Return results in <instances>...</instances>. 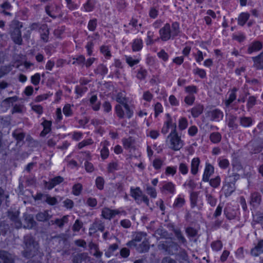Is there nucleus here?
Returning <instances> with one entry per match:
<instances>
[{
  "label": "nucleus",
  "mask_w": 263,
  "mask_h": 263,
  "mask_svg": "<svg viewBox=\"0 0 263 263\" xmlns=\"http://www.w3.org/2000/svg\"><path fill=\"white\" fill-rule=\"evenodd\" d=\"M23 243L24 245V250L22 254L24 257L30 258L35 256H41V252L39 242L31 234H27L24 236Z\"/></svg>",
  "instance_id": "f257e3e1"
},
{
  "label": "nucleus",
  "mask_w": 263,
  "mask_h": 263,
  "mask_svg": "<svg viewBox=\"0 0 263 263\" xmlns=\"http://www.w3.org/2000/svg\"><path fill=\"white\" fill-rule=\"evenodd\" d=\"M180 32L179 25L177 22H174L171 26L166 23L159 30L160 39L163 41H166L177 36Z\"/></svg>",
  "instance_id": "f03ea898"
},
{
  "label": "nucleus",
  "mask_w": 263,
  "mask_h": 263,
  "mask_svg": "<svg viewBox=\"0 0 263 263\" xmlns=\"http://www.w3.org/2000/svg\"><path fill=\"white\" fill-rule=\"evenodd\" d=\"M23 27L22 24L19 21L13 20L10 25V34L13 42L18 45L23 43V39L21 28Z\"/></svg>",
  "instance_id": "7ed1b4c3"
},
{
  "label": "nucleus",
  "mask_w": 263,
  "mask_h": 263,
  "mask_svg": "<svg viewBox=\"0 0 263 263\" xmlns=\"http://www.w3.org/2000/svg\"><path fill=\"white\" fill-rule=\"evenodd\" d=\"M167 142L170 148L174 151L179 150L183 146L180 136L177 133H171L167 137Z\"/></svg>",
  "instance_id": "20e7f679"
},
{
  "label": "nucleus",
  "mask_w": 263,
  "mask_h": 263,
  "mask_svg": "<svg viewBox=\"0 0 263 263\" xmlns=\"http://www.w3.org/2000/svg\"><path fill=\"white\" fill-rule=\"evenodd\" d=\"M159 248L164 250L168 254L173 255L177 253L179 249V246L177 243L172 241H166L165 242L159 245Z\"/></svg>",
  "instance_id": "39448f33"
},
{
  "label": "nucleus",
  "mask_w": 263,
  "mask_h": 263,
  "mask_svg": "<svg viewBox=\"0 0 263 263\" xmlns=\"http://www.w3.org/2000/svg\"><path fill=\"white\" fill-rule=\"evenodd\" d=\"M116 101L119 103V105H123L124 109L126 110V116L132 117L133 115V110H132L126 103L125 95L124 92H119L116 97Z\"/></svg>",
  "instance_id": "423d86ee"
},
{
  "label": "nucleus",
  "mask_w": 263,
  "mask_h": 263,
  "mask_svg": "<svg viewBox=\"0 0 263 263\" xmlns=\"http://www.w3.org/2000/svg\"><path fill=\"white\" fill-rule=\"evenodd\" d=\"M46 13L53 18H55L57 16L55 14L59 13L61 11V8L59 6L55 4H51L47 5L45 8Z\"/></svg>",
  "instance_id": "0eeeda50"
},
{
  "label": "nucleus",
  "mask_w": 263,
  "mask_h": 263,
  "mask_svg": "<svg viewBox=\"0 0 263 263\" xmlns=\"http://www.w3.org/2000/svg\"><path fill=\"white\" fill-rule=\"evenodd\" d=\"M208 116L212 121H219L223 118V112L218 109L211 110L208 112Z\"/></svg>",
  "instance_id": "6e6552de"
},
{
  "label": "nucleus",
  "mask_w": 263,
  "mask_h": 263,
  "mask_svg": "<svg viewBox=\"0 0 263 263\" xmlns=\"http://www.w3.org/2000/svg\"><path fill=\"white\" fill-rule=\"evenodd\" d=\"M0 259L3 263L14 262V256L5 250L0 251Z\"/></svg>",
  "instance_id": "1a4fd4ad"
},
{
  "label": "nucleus",
  "mask_w": 263,
  "mask_h": 263,
  "mask_svg": "<svg viewBox=\"0 0 263 263\" xmlns=\"http://www.w3.org/2000/svg\"><path fill=\"white\" fill-rule=\"evenodd\" d=\"M24 218V228L25 229H32L36 225V222L34 220L33 217L31 214H25Z\"/></svg>",
  "instance_id": "9d476101"
},
{
  "label": "nucleus",
  "mask_w": 263,
  "mask_h": 263,
  "mask_svg": "<svg viewBox=\"0 0 263 263\" xmlns=\"http://www.w3.org/2000/svg\"><path fill=\"white\" fill-rule=\"evenodd\" d=\"M166 120L164 123V126L163 130L165 129L166 131L171 129V132L176 131V124L175 123H173L172 118H171L169 114L166 115Z\"/></svg>",
  "instance_id": "9b49d317"
},
{
  "label": "nucleus",
  "mask_w": 263,
  "mask_h": 263,
  "mask_svg": "<svg viewBox=\"0 0 263 263\" xmlns=\"http://www.w3.org/2000/svg\"><path fill=\"white\" fill-rule=\"evenodd\" d=\"M252 59L254 62V67L256 69H263V52Z\"/></svg>",
  "instance_id": "f8f14e48"
},
{
  "label": "nucleus",
  "mask_w": 263,
  "mask_h": 263,
  "mask_svg": "<svg viewBox=\"0 0 263 263\" xmlns=\"http://www.w3.org/2000/svg\"><path fill=\"white\" fill-rule=\"evenodd\" d=\"M261 201V197L259 193L254 192L251 194L250 203L253 207L258 206L260 204Z\"/></svg>",
  "instance_id": "ddd939ff"
},
{
  "label": "nucleus",
  "mask_w": 263,
  "mask_h": 263,
  "mask_svg": "<svg viewBox=\"0 0 263 263\" xmlns=\"http://www.w3.org/2000/svg\"><path fill=\"white\" fill-rule=\"evenodd\" d=\"M262 47V43L259 41H254L249 45L247 52L249 54H251L254 52L260 50Z\"/></svg>",
  "instance_id": "4468645a"
},
{
  "label": "nucleus",
  "mask_w": 263,
  "mask_h": 263,
  "mask_svg": "<svg viewBox=\"0 0 263 263\" xmlns=\"http://www.w3.org/2000/svg\"><path fill=\"white\" fill-rule=\"evenodd\" d=\"M213 173L214 167L210 164H206L204 174L203 175L202 180L204 182L209 181L210 177L213 174Z\"/></svg>",
  "instance_id": "2eb2a0df"
},
{
  "label": "nucleus",
  "mask_w": 263,
  "mask_h": 263,
  "mask_svg": "<svg viewBox=\"0 0 263 263\" xmlns=\"http://www.w3.org/2000/svg\"><path fill=\"white\" fill-rule=\"evenodd\" d=\"M63 180L64 179L63 177L61 176H57L51 179L49 182H45V183L46 185L48 184V186H47V188L50 190L54 187L55 185L62 182Z\"/></svg>",
  "instance_id": "dca6fc26"
},
{
  "label": "nucleus",
  "mask_w": 263,
  "mask_h": 263,
  "mask_svg": "<svg viewBox=\"0 0 263 263\" xmlns=\"http://www.w3.org/2000/svg\"><path fill=\"white\" fill-rule=\"evenodd\" d=\"M263 253V239L258 241L257 245L251 250V253L254 256H257Z\"/></svg>",
  "instance_id": "f3484780"
},
{
  "label": "nucleus",
  "mask_w": 263,
  "mask_h": 263,
  "mask_svg": "<svg viewBox=\"0 0 263 263\" xmlns=\"http://www.w3.org/2000/svg\"><path fill=\"white\" fill-rule=\"evenodd\" d=\"M130 195L135 199V200L139 202L140 198L142 196V192L139 187L135 189H130Z\"/></svg>",
  "instance_id": "a211bd4d"
},
{
  "label": "nucleus",
  "mask_w": 263,
  "mask_h": 263,
  "mask_svg": "<svg viewBox=\"0 0 263 263\" xmlns=\"http://www.w3.org/2000/svg\"><path fill=\"white\" fill-rule=\"evenodd\" d=\"M116 112L117 116L120 118H128L126 116V110H125L123 105H117L115 107Z\"/></svg>",
  "instance_id": "6ab92c4d"
},
{
  "label": "nucleus",
  "mask_w": 263,
  "mask_h": 263,
  "mask_svg": "<svg viewBox=\"0 0 263 263\" xmlns=\"http://www.w3.org/2000/svg\"><path fill=\"white\" fill-rule=\"evenodd\" d=\"M36 220L39 221H45L51 218V216L48 214L47 211L38 213L35 216Z\"/></svg>",
  "instance_id": "aec40b11"
},
{
  "label": "nucleus",
  "mask_w": 263,
  "mask_h": 263,
  "mask_svg": "<svg viewBox=\"0 0 263 263\" xmlns=\"http://www.w3.org/2000/svg\"><path fill=\"white\" fill-rule=\"evenodd\" d=\"M203 110V106L201 104H197L192 108L191 111L194 118L198 117L201 115Z\"/></svg>",
  "instance_id": "412c9836"
},
{
  "label": "nucleus",
  "mask_w": 263,
  "mask_h": 263,
  "mask_svg": "<svg viewBox=\"0 0 263 263\" xmlns=\"http://www.w3.org/2000/svg\"><path fill=\"white\" fill-rule=\"evenodd\" d=\"M104 229V223L100 220L95 221L89 228V230H94L96 232L97 230L103 232Z\"/></svg>",
  "instance_id": "4be33fe9"
},
{
  "label": "nucleus",
  "mask_w": 263,
  "mask_h": 263,
  "mask_svg": "<svg viewBox=\"0 0 263 263\" xmlns=\"http://www.w3.org/2000/svg\"><path fill=\"white\" fill-rule=\"evenodd\" d=\"M237 91V89L234 87L231 90L229 98L225 101V105L227 107H229L230 104L236 99V92Z\"/></svg>",
  "instance_id": "5701e85b"
},
{
  "label": "nucleus",
  "mask_w": 263,
  "mask_h": 263,
  "mask_svg": "<svg viewBox=\"0 0 263 263\" xmlns=\"http://www.w3.org/2000/svg\"><path fill=\"white\" fill-rule=\"evenodd\" d=\"M88 257L87 254L82 253L74 255L72 259L73 263H81L82 260H86Z\"/></svg>",
  "instance_id": "b1692460"
},
{
  "label": "nucleus",
  "mask_w": 263,
  "mask_h": 263,
  "mask_svg": "<svg viewBox=\"0 0 263 263\" xmlns=\"http://www.w3.org/2000/svg\"><path fill=\"white\" fill-rule=\"evenodd\" d=\"M200 163V160L198 158H194L191 163V172L193 175H196L198 171V166Z\"/></svg>",
  "instance_id": "393cba45"
},
{
  "label": "nucleus",
  "mask_w": 263,
  "mask_h": 263,
  "mask_svg": "<svg viewBox=\"0 0 263 263\" xmlns=\"http://www.w3.org/2000/svg\"><path fill=\"white\" fill-rule=\"evenodd\" d=\"M52 224H55L58 226L59 228H62L64 223L68 222V216H64L61 219H55L54 220L50 221Z\"/></svg>",
  "instance_id": "a878e982"
},
{
  "label": "nucleus",
  "mask_w": 263,
  "mask_h": 263,
  "mask_svg": "<svg viewBox=\"0 0 263 263\" xmlns=\"http://www.w3.org/2000/svg\"><path fill=\"white\" fill-rule=\"evenodd\" d=\"M40 29L43 30L41 33V39L44 42H47L48 39L49 30L46 25H43L40 27Z\"/></svg>",
  "instance_id": "bb28decb"
},
{
  "label": "nucleus",
  "mask_w": 263,
  "mask_h": 263,
  "mask_svg": "<svg viewBox=\"0 0 263 263\" xmlns=\"http://www.w3.org/2000/svg\"><path fill=\"white\" fill-rule=\"evenodd\" d=\"M108 72L107 68L103 64H99L97 68L95 70V72L96 74H100L102 76H105Z\"/></svg>",
  "instance_id": "cd10ccee"
},
{
  "label": "nucleus",
  "mask_w": 263,
  "mask_h": 263,
  "mask_svg": "<svg viewBox=\"0 0 263 263\" xmlns=\"http://www.w3.org/2000/svg\"><path fill=\"white\" fill-rule=\"evenodd\" d=\"M173 231L175 236L177 237L179 241L183 243V245H186V240L185 237L183 236V234H182L181 231L179 229H174Z\"/></svg>",
  "instance_id": "c85d7f7f"
},
{
  "label": "nucleus",
  "mask_w": 263,
  "mask_h": 263,
  "mask_svg": "<svg viewBox=\"0 0 263 263\" xmlns=\"http://www.w3.org/2000/svg\"><path fill=\"white\" fill-rule=\"evenodd\" d=\"M250 15L247 13H241L238 18V24L240 26H243L248 20Z\"/></svg>",
  "instance_id": "c756f323"
},
{
  "label": "nucleus",
  "mask_w": 263,
  "mask_h": 263,
  "mask_svg": "<svg viewBox=\"0 0 263 263\" xmlns=\"http://www.w3.org/2000/svg\"><path fill=\"white\" fill-rule=\"evenodd\" d=\"M239 178V175L238 174H233L232 175H230L226 178L224 183L227 184H234L236 180H237Z\"/></svg>",
  "instance_id": "7c9ffc66"
},
{
  "label": "nucleus",
  "mask_w": 263,
  "mask_h": 263,
  "mask_svg": "<svg viewBox=\"0 0 263 263\" xmlns=\"http://www.w3.org/2000/svg\"><path fill=\"white\" fill-rule=\"evenodd\" d=\"M142 47V41L141 39H136L134 41L132 45V49L134 51H138Z\"/></svg>",
  "instance_id": "2f4dec72"
},
{
  "label": "nucleus",
  "mask_w": 263,
  "mask_h": 263,
  "mask_svg": "<svg viewBox=\"0 0 263 263\" xmlns=\"http://www.w3.org/2000/svg\"><path fill=\"white\" fill-rule=\"evenodd\" d=\"M149 249V243L147 240H143L142 242L139 245L138 248V251L141 252H147Z\"/></svg>",
  "instance_id": "473e14b6"
},
{
  "label": "nucleus",
  "mask_w": 263,
  "mask_h": 263,
  "mask_svg": "<svg viewBox=\"0 0 263 263\" xmlns=\"http://www.w3.org/2000/svg\"><path fill=\"white\" fill-rule=\"evenodd\" d=\"M72 64H78L80 66H83L85 63V58L83 55H79L72 58Z\"/></svg>",
  "instance_id": "72a5a7b5"
},
{
  "label": "nucleus",
  "mask_w": 263,
  "mask_h": 263,
  "mask_svg": "<svg viewBox=\"0 0 263 263\" xmlns=\"http://www.w3.org/2000/svg\"><path fill=\"white\" fill-rule=\"evenodd\" d=\"M188 125L187 119L184 117L181 118L178 121V127L180 130H184Z\"/></svg>",
  "instance_id": "f704fd0d"
},
{
  "label": "nucleus",
  "mask_w": 263,
  "mask_h": 263,
  "mask_svg": "<svg viewBox=\"0 0 263 263\" xmlns=\"http://www.w3.org/2000/svg\"><path fill=\"white\" fill-rule=\"evenodd\" d=\"M97 101L96 95H93L90 99V103L92 105V108L94 110H98L100 109V103L96 104Z\"/></svg>",
  "instance_id": "c9c22d12"
},
{
  "label": "nucleus",
  "mask_w": 263,
  "mask_h": 263,
  "mask_svg": "<svg viewBox=\"0 0 263 263\" xmlns=\"http://www.w3.org/2000/svg\"><path fill=\"white\" fill-rule=\"evenodd\" d=\"M240 124L244 127H248L252 124V120L250 117H242L240 119Z\"/></svg>",
  "instance_id": "e433bc0d"
},
{
  "label": "nucleus",
  "mask_w": 263,
  "mask_h": 263,
  "mask_svg": "<svg viewBox=\"0 0 263 263\" xmlns=\"http://www.w3.org/2000/svg\"><path fill=\"white\" fill-rule=\"evenodd\" d=\"M146 235V234L145 233L143 232H137L135 233L133 235V239L134 241H135L136 242H140L142 240L143 238H144V239H145V236Z\"/></svg>",
  "instance_id": "4c0bfd02"
},
{
  "label": "nucleus",
  "mask_w": 263,
  "mask_h": 263,
  "mask_svg": "<svg viewBox=\"0 0 263 263\" xmlns=\"http://www.w3.org/2000/svg\"><path fill=\"white\" fill-rule=\"evenodd\" d=\"M123 143L125 148H130L135 143V140L130 137L128 138H125L123 139Z\"/></svg>",
  "instance_id": "58836bf2"
},
{
  "label": "nucleus",
  "mask_w": 263,
  "mask_h": 263,
  "mask_svg": "<svg viewBox=\"0 0 263 263\" xmlns=\"http://www.w3.org/2000/svg\"><path fill=\"white\" fill-rule=\"evenodd\" d=\"M162 189L169 192L171 194H173L175 191V186L172 182H169L163 186Z\"/></svg>",
  "instance_id": "ea45409f"
},
{
  "label": "nucleus",
  "mask_w": 263,
  "mask_h": 263,
  "mask_svg": "<svg viewBox=\"0 0 263 263\" xmlns=\"http://www.w3.org/2000/svg\"><path fill=\"white\" fill-rule=\"evenodd\" d=\"M223 189L226 191V194L230 195L235 190V184L224 183Z\"/></svg>",
  "instance_id": "a19ab883"
},
{
  "label": "nucleus",
  "mask_w": 263,
  "mask_h": 263,
  "mask_svg": "<svg viewBox=\"0 0 263 263\" xmlns=\"http://www.w3.org/2000/svg\"><path fill=\"white\" fill-rule=\"evenodd\" d=\"M82 190V185L81 184H76L72 187V194L76 196H78L81 194Z\"/></svg>",
  "instance_id": "79ce46f5"
},
{
  "label": "nucleus",
  "mask_w": 263,
  "mask_h": 263,
  "mask_svg": "<svg viewBox=\"0 0 263 263\" xmlns=\"http://www.w3.org/2000/svg\"><path fill=\"white\" fill-rule=\"evenodd\" d=\"M100 51L101 53L107 59H109L111 57L110 51L109 49V47L107 46H102L100 48Z\"/></svg>",
  "instance_id": "37998d69"
},
{
  "label": "nucleus",
  "mask_w": 263,
  "mask_h": 263,
  "mask_svg": "<svg viewBox=\"0 0 263 263\" xmlns=\"http://www.w3.org/2000/svg\"><path fill=\"white\" fill-rule=\"evenodd\" d=\"M221 138L219 133H212L210 135V139L213 143L219 142Z\"/></svg>",
  "instance_id": "c03bdc74"
},
{
  "label": "nucleus",
  "mask_w": 263,
  "mask_h": 263,
  "mask_svg": "<svg viewBox=\"0 0 263 263\" xmlns=\"http://www.w3.org/2000/svg\"><path fill=\"white\" fill-rule=\"evenodd\" d=\"M184 202H185V200L183 198L178 197L175 201V202L173 204V208H180L184 205Z\"/></svg>",
  "instance_id": "a18cd8bd"
},
{
  "label": "nucleus",
  "mask_w": 263,
  "mask_h": 263,
  "mask_svg": "<svg viewBox=\"0 0 263 263\" xmlns=\"http://www.w3.org/2000/svg\"><path fill=\"white\" fill-rule=\"evenodd\" d=\"M11 70L9 66H4L0 68V79L8 74Z\"/></svg>",
  "instance_id": "49530a36"
},
{
  "label": "nucleus",
  "mask_w": 263,
  "mask_h": 263,
  "mask_svg": "<svg viewBox=\"0 0 263 263\" xmlns=\"http://www.w3.org/2000/svg\"><path fill=\"white\" fill-rule=\"evenodd\" d=\"M97 26V20L93 18L90 20L88 24V29L91 31H94Z\"/></svg>",
  "instance_id": "de8ad7c7"
},
{
  "label": "nucleus",
  "mask_w": 263,
  "mask_h": 263,
  "mask_svg": "<svg viewBox=\"0 0 263 263\" xmlns=\"http://www.w3.org/2000/svg\"><path fill=\"white\" fill-rule=\"evenodd\" d=\"M210 185L214 187H217L220 183V178L219 176H217L214 178L211 179L210 180H209Z\"/></svg>",
  "instance_id": "09e8293b"
},
{
  "label": "nucleus",
  "mask_w": 263,
  "mask_h": 263,
  "mask_svg": "<svg viewBox=\"0 0 263 263\" xmlns=\"http://www.w3.org/2000/svg\"><path fill=\"white\" fill-rule=\"evenodd\" d=\"M83 223L80 220L77 219L76 220L74 224L72 226V229L74 232H79L82 228Z\"/></svg>",
  "instance_id": "8fccbe9b"
},
{
  "label": "nucleus",
  "mask_w": 263,
  "mask_h": 263,
  "mask_svg": "<svg viewBox=\"0 0 263 263\" xmlns=\"http://www.w3.org/2000/svg\"><path fill=\"white\" fill-rule=\"evenodd\" d=\"M147 73L146 70L140 68L138 71L137 78L140 80H144L147 75Z\"/></svg>",
  "instance_id": "3c124183"
},
{
  "label": "nucleus",
  "mask_w": 263,
  "mask_h": 263,
  "mask_svg": "<svg viewBox=\"0 0 263 263\" xmlns=\"http://www.w3.org/2000/svg\"><path fill=\"white\" fill-rule=\"evenodd\" d=\"M63 113L66 116H70L72 114V110L71 109V106L69 104H66L63 109Z\"/></svg>",
  "instance_id": "603ef678"
},
{
  "label": "nucleus",
  "mask_w": 263,
  "mask_h": 263,
  "mask_svg": "<svg viewBox=\"0 0 263 263\" xmlns=\"http://www.w3.org/2000/svg\"><path fill=\"white\" fill-rule=\"evenodd\" d=\"M40 79V74L39 73H35L31 77V83L34 85H37L39 84Z\"/></svg>",
  "instance_id": "864d4df0"
},
{
  "label": "nucleus",
  "mask_w": 263,
  "mask_h": 263,
  "mask_svg": "<svg viewBox=\"0 0 263 263\" xmlns=\"http://www.w3.org/2000/svg\"><path fill=\"white\" fill-rule=\"evenodd\" d=\"M185 232L189 237H195L197 234L196 230L192 227L187 228Z\"/></svg>",
  "instance_id": "5fc2aeb1"
},
{
  "label": "nucleus",
  "mask_w": 263,
  "mask_h": 263,
  "mask_svg": "<svg viewBox=\"0 0 263 263\" xmlns=\"http://www.w3.org/2000/svg\"><path fill=\"white\" fill-rule=\"evenodd\" d=\"M211 247L213 250L219 251L221 249L222 244L221 241L217 240L212 243Z\"/></svg>",
  "instance_id": "6e6d98bb"
},
{
  "label": "nucleus",
  "mask_w": 263,
  "mask_h": 263,
  "mask_svg": "<svg viewBox=\"0 0 263 263\" xmlns=\"http://www.w3.org/2000/svg\"><path fill=\"white\" fill-rule=\"evenodd\" d=\"M206 197L208 203L212 206H214L216 204V199L211 195L209 194H206Z\"/></svg>",
  "instance_id": "4d7b16f0"
},
{
  "label": "nucleus",
  "mask_w": 263,
  "mask_h": 263,
  "mask_svg": "<svg viewBox=\"0 0 263 263\" xmlns=\"http://www.w3.org/2000/svg\"><path fill=\"white\" fill-rule=\"evenodd\" d=\"M112 210L109 209H105L102 211V215L106 219H110L112 218Z\"/></svg>",
  "instance_id": "13d9d810"
},
{
  "label": "nucleus",
  "mask_w": 263,
  "mask_h": 263,
  "mask_svg": "<svg viewBox=\"0 0 263 263\" xmlns=\"http://www.w3.org/2000/svg\"><path fill=\"white\" fill-rule=\"evenodd\" d=\"M96 183L97 187L99 190H102L104 186V181L102 177H98L96 180Z\"/></svg>",
  "instance_id": "bf43d9fd"
},
{
  "label": "nucleus",
  "mask_w": 263,
  "mask_h": 263,
  "mask_svg": "<svg viewBox=\"0 0 263 263\" xmlns=\"http://www.w3.org/2000/svg\"><path fill=\"white\" fill-rule=\"evenodd\" d=\"M256 99L254 96H251L248 98L247 102V107L251 108L256 104Z\"/></svg>",
  "instance_id": "052dcab7"
},
{
  "label": "nucleus",
  "mask_w": 263,
  "mask_h": 263,
  "mask_svg": "<svg viewBox=\"0 0 263 263\" xmlns=\"http://www.w3.org/2000/svg\"><path fill=\"white\" fill-rule=\"evenodd\" d=\"M194 101L195 97L192 94L189 95L184 99V102H185V103L189 105H192Z\"/></svg>",
  "instance_id": "680f3d73"
},
{
  "label": "nucleus",
  "mask_w": 263,
  "mask_h": 263,
  "mask_svg": "<svg viewBox=\"0 0 263 263\" xmlns=\"http://www.w3.org/2000/svg\"><path fill=\"white\" fill-rule=\"evenodd\" d=\"M157 54L159 58L162 59L164 61L168 60V55L163 49L161 50Z\"/></svg>",
  "instance_id": "e2e57ef3"
},
{
  "label": "nucleus",
  "mask_w": 263,
  "mask_h": 263,
  "mask_svg": "<svg viewBox=\"0 0 263 263\" xmlns=\"http://www.w3.org/2000/svg\"><path fill=\"white\" fill-rule=\"evenodd\" d=\"M194 73L198 74L201 78L203 79L206 77V72L204 69L196 68L194 70Z\"/></svg>",
  "instance_id": "0e129e2a"
},
{
  "label": "nucleus",
  "mask_w": 263,
  "mask_h": 263,
  "mask_svg": "<svg viewBox=\"0 0 263 263\" xmlns=\"http://www.w3.org/2000/svg\"><path fill=\"white\" fill-rule=\"evenodd\" d=\"M87 90V88L85 86L81 87L77 86L75 89L76 92L80 96H82V94L85 92Z\"/></svg>",
  "instance_id": "69168bd1"
},
{
  "label": "nucleus",
  "mask_w": 263,
  "mask_h": 263,
  "mask_svg": "<svg viewBox=\"0 0 263 263\" xmlns=\"http://www.w3.org/2000/svg\"><path fill=\"white\" fill-rule=\"evenodd\" d=\"M126 61L130 66H133L139 63L138 60H135L130 57H126Z\"/></svg>",
  "instance_id": "338daca9"
},
{
  "label": "nucleus",
  "mask_w": 263,
  "mask_h": 263,
  "mask_svg": "<svg viewBox=\"0 0 263 263\" xmlns=\"http://www.w3.org/2000/svg\"><path fill=\"white\" fill-rule=\"evenodd\" d=\"M12 135L18 142L22 141L25 137L23 133H12Z\"/></svg>",
  "instance_id": "774afa93"
}]
</instances>
